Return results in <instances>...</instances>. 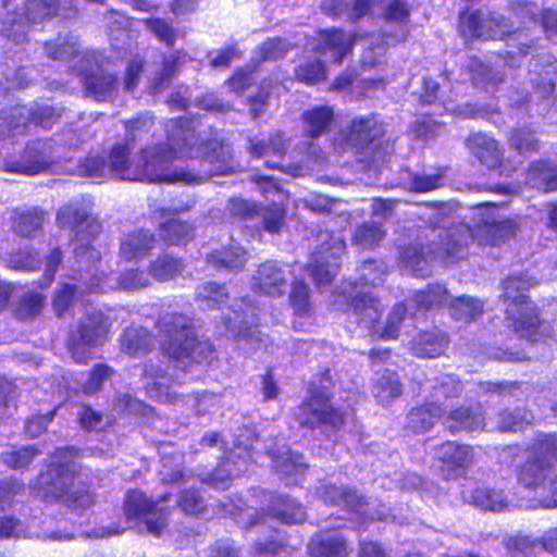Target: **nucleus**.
Masks as SVG:
<instances>
[{
  "label": "nucleus",
  "instance_id": "f257e3e1",
  "mask_svg": "<svg viewBox=\"0 0 557 557\" xmlns=\"http://www.w3.org/2000/svg\"><path fill=\"white\" fill-rule=\"evenodd\" d=\"M168 146H149L134 159L128 144L114 145L107 160L109 174L128 181L201 184L211 175L237 168L220 132L210 131L203 137L189 121L176 119L168 125Z\"/></svg>",
  "mask_w": 557,
  "mask_h": 557
},
{
  "label": "nucleus",
  "instance_id": "f03ea898",
  "mask_svg": "<svg viewBox=\"0 0 557 557\" xmlns=\"http://www.w3.org/2000/svg\"><path fill=\"white\" fill-rule=\"evenodd\" d=\"M162 352L180 364L211 362L215 349L208 339H199L191 320L185 314L165 313L157 321Z\"/></svg>",
  "mask_w": 557,
  "mask_h": 557
},
{
  "label": "nucleus",
  "instance_id": "7ed1b4c3",
  "mask_svg": "<svg viewBox=\"0 0 557 557\" xmlns=\"http://www.w3.org/2000/svg\"><path fill=\"white\" fill-rule=\"evenodd\" d=\"M460 27L462 32L471 37L487 40L496 39L505 35L509 36L508 46L511 48L504 54V62L509 67H518L521 59L534 49L535 42L528 39L519 32L512 34L507 30V25L502 15L474 11L460 15Z\"/></svg>",
  "mask_w": 557,
  "mask_h": 557
},
{
  "label": "nucleus",
  "instance_id": "20e7f679",
  "mask_svg": "<svg viewBox=\"0 0 557 557\" xmlns=\"http://www.w3.org/2000/svg\"><path fill=\"white\" fill-rule=\"evenodd\" d=\"M78 450L73 447L58 449L52 456L46 474L40 476V484L45 486L46 495L67 497L76 508H87L94 503L89 491L73 490L78 481L76 476V462Z\"/></svg>",
  "mask_w": 557,
  "mask_h": 557
},
{
  "label": "nucleus",
  "instance_id": "39448f33",
  "mask_svg": "<svg viewBox=\"0 0 557 557\" xmlns=\"http://www.w3.org/2000/svg\"><path fill=\"white\" fill-rule=\"evenodd\" d=\"M534 285L536 281L523 273L509 276L503 283L508 319L512 321L515 331L521 337L533 336L540 325L536 309L524 294Z\"/></svg>",
  "mask_w": 557,
  "mask_h": 557
},
{
  "label": "nucleus",
  "instance_id": "423d86ee",
  "mask_svg": "<svg viewBox=\"0 0 557 557\" xmlns=\"http://www.w3.org/2000/svg\"><path fill=\"white\" fill-rule=\"evenodd\" d=\"M528 451L527 461L518 469L517 480L521 486L534 491L542 498L547 493L548 482H545L552 461L557 460V435H537Z\"/></svg>",
  "mask_w": 557,
  "mask_h": 557
},
{
  "label": "nucleus",
  "instance_id": "0eeeda50",
  "mask_svg": "<svg viewBox=\"0 0 557 557\" xmlns=\"http://www.w3.org/2000/svg\"><path fill=\"white\" fill-rule=\"evenodd\" d=\"M73 0H27L21 13L13 12L3 20V33L14 41L26 36V26L54 16L71 18L76 14Z\"/></svg>",
  "mask_w": 557,
  "mask_h": 557
},
{
  "label": "nucleus",
  "instance_id": "6e6552de",
  "mask_svg": "<svg viewBox=\"0 0 557 557\" xmlns=\"http://www.w3.org/2000/svg\"><path fill=\"white\" fill-rule=\"evenodd\" d=\"M258 444V438L253 436L252 431L245 429L236 436L233 442V448H230L228 455L224 461L213 471L212 474L202 479V482L212 485L216 490H226L230 486L231 479L239 475L247 470L249 460L259 461V456L255 457L253 444ZM225 453L228 450L227 443L222 441Z\"/></svg>",
  "mask_w": 557,
  "mask_h": 557
},
{
  "label": "nucleus",
  "instance_id": "1a4fd4ad",
  "mask_svg": "<svg viewBox=\"0 0 557 557\" xmlns=\"http://www.w3.org/2000/svg\"><path fill=\"white\" fill-rule=\"evenodd\" d=\"M61 114V110L51 106L7 108L0 112V133L7 137L24 134L29 122L44 128H50Z\"/></svg>",
  "mask_w": 557,
  "mask_h": 557
},
{
  "label": "nucleus",
  "instance_id": "9d476101",
  "mask_svg": "<svg viewBox=\"0 0 557 557\" xmlns=\"http://www.w3.org/2000/svg\"><path fill=\"white\" fill-rule=\"evenodd\" d=\"M318 237L321 245L313 251L308 271L313 282L322 286L330 284L337 274L338 260L345 251L346 244L342 237L329 232H321Z\"/></svg>",
  "mask_w": 557,
  "mask_h": 557
},
{
  "label": "nucleus",
  "instance_id": "9b49d317",
  "mask_svg": "<svg viewBox=\"0 0 557 557\" xmlns=\"http://www.w3.org/2000/svg\"><path fill=\"white\" fill-rule=\"evenodd\" d=\"M123 512L128 525L139 531L146 530L158 536L165 527L166 513L163 508H159L139 491L126 494Z\"/></svg>",
  "mask_w": 557,
  "mask_h": 557
},
{
  "label": "nucleus",
  "instance_id": "f8f14e48",
  "mask_svg": "<svg viewBox=\"0 0 557 557\" xmlns=\"http://www.w3.org/2000/svg\"><path fill=\"white\" fill-rule=\"evenodd\" d=\"M472 222L475 239L479 244L497 245L516 234L517 224L513 220H500L497 207L482 203L472 209Z\"/></svg>",
  "mask_w": 557,
  "mask_h": 557
},
{
  "label": "nucleus",
  "instance_id": "ddd939ff",
  "mask_svg": "<svg viewBox=\"0 0 557 557\" xmlns=\"http://www.w3.org/2000/svg\"><path fill=\"white\" fill-rule=\"evenodd\" d=\"M295 417L300 425L310 429L320 425L336 429L344 422V413L332 406L329 395L320 387L310 392L308 399L298 407Z\"/></svg>",
  "mask_w": 557,
  "mask_h": 557
},
{
  "label": "nucleus",
  "instance_id": "4468645a",
  "mask_svg": "<svg viewBox=\"0 0 557 557\" xmlns=\"http://www.w3.org/2000/svg\"><path fill=\"white\" fill-rule=\"evenodd\" d=\"M383 133V125L377 121L375 114L357 116L334 137L333 145L336 150L341 151H361Z\"/></svg>",
  "mask_w": 557,
  "mask_h": 557
},
{
  "label": "nucleus",
  "instance_id": "2eb2a0df",
  "mask_svg": "<svg viewBox=\"0 0 557 557\" xmlns=\"http://www.w3.org/2000/svg\"><path fill=\"white\" fill-rule=\"evenodd\" d=\"M109 327V320L101 312L88 314L72 337L70 349L73 359L78 363L86 362L90 356L89 349L106 342Z\"/></svg>",
  "mask_w": 557,
  "mask_h": 557
},
{
  "label": "nucleus",
  "instance_id": "dca6fc26",
  "mask_svg": "<svg viewBox=\"0 0 557 557\" xmlns=\"http://www.w3.org/2000/svg\"><path fill=\"white\" fill-rule=\"evenodd\" d=\"M55 149L52 140H36L29 144L24 154L17 161H4V169L8 172L34 175L49 170L54 162Z\"/></svg>",
  "mask_w": 557,
  "mask_h": 557
},
{
  "label": "nucleus",
  "instance_id": "f3484780",
  "mask_svg": "<svg viewBox=\"0 0 557 557\" xmlns=\"http://www.w3.org/2000/svg\"><path fill=\"white\" fill-rule=\"evenodd\" d=\"M476 240L474 227L467 224H458L447 228L441 235V243L434 248V259L445 264L454 263L467 253L470 243Z\"/></svg>",
  "mask_w": 557,
  "mask_h": 557
},
{
  "label": "nucleus",
  "instance_id": "a211bd4d",
  "mask_svg": "<svg viewBox=\"0 0 557 557\" xmlns=\"http://www.w3.org/2000/svg\"><path fill=\"white\" fill-rule=\"evenodd\" d=\"M234 318H228L227 329L245 342L249 343L255 349H258L264 343V335L257 327V308L247 299H240L234 305Z\"/></svg>",
  "mask_w": 557,
  "mask_h": 557
},
{
  "label": "nucleus",
  "instance_id": "6ab92c4d",
  "mask_svg": "<svg viewBox=\"0 0 557 557\" xmlns=\"http://www.w3.org/2000/svg\"><path fill=\"white\" fill-rule=\"evenodd\" d=\"M529 81L540 98L550 97L557 83V61L550 53L534 55L529 63Z\"/></svg>",
  "mask_w": 557,
  "mask_h": 557
},
{
  "label": "nucleus",
  "instance_id": "aec40b11",
  "mask_svg": "<svg viewBox=\"0 0 557 557\" xmlns=\"http://www.w3.org/2000/svg\"><path fill=\"white\" fill-rule=\"evenodd\" d=\"M58 224L73 231H83L85 225L89 236L100 232V224L90 214V203L85 199L72 200L63 206L57 215Z\"/></svg>",
  "mask_w": 557,
  "mask_h": 557
},
{
  "label": "nucleus",
  "instance_id": "412c9836",
  "mask_svg": "<svg viewBox=\"0 0 557 557\" xmlns=\"http://www.w3.org/2000/svg\"><path fill=\"white\" fill-rule=\"evenodd\" d=\"M286 286V274L275 261L260 264L252 275V289L256 293L280 296L285 292Z\"/></svg>",
  "mask_w": 557,
  "mask_h": 557
},
{
  "label": "nucleus",
  "instance_id": "4be33fe9",
  "mask_svg": "<svg viewBox=\"0 0 557 557\" xmlns=\"http://www.w3.org/2000/svg\"><path fill=\"white\" fill-rule=\"evenodd\" d=\"M358 40L359 35L337 28L320 32L321 52L330 53L333 63L336 64H341L347 55L351 54Z\"/></svg>",
  "mask_w": 557,
  "mask_h": 557
},
{
  "label": "nucleus",
  "instance_id": "5701e85b",
  "mask_svg": "<svg viewBox=\"0 0 557 557\" xmlns=\"http://www.w3.org/2000/svg\"><path fill=\"white\" fill-rule=\"evenodd\" d=\"M437 459L443 463V471L449 479L458 476L471 462L472 449L467 445L446 442L436 450Z\"/></svg>",
  "mask_w": 557,
  "mask_h": 557
},
{
  "label": "nucleus",
  "instance_id": "b1692460",
  "mask_svg": "<svg viewBox=\"0 0 557 557\" xmlns=\"http://www.w3.org/2000/svg\"><path fill=\"white\" fill-rule=\"evenodd\" d=\"M264 502L268 504L269 515L282 523H299L306 518L304 508L289 496L265 493Z\"/></svg>",
  "mask_w": 557,
  "mask_h": 557
},
{
  "label": "nucleus",
  "instance_id": "393cba45",
  "mask_svg": "<svg viewBox=\"0 0 557 557\" xmlns=\"http://www.w3.org/2000/svg\"><path fill=\"white\" fill-rule=\"evenodd\" d=\"M274 470L287 481V484H296L297 475H301L307 465L302 456L294 454L289 448L282 446L277 450H267Z\"/></svg>",
  "mask_w": 557,
  "mask_h": 557
},
{
  "label": "nucleus",
  "instance_id": "a878e982",
  "mask_svg": "<svg viewBox=\"0 0 557 557\" xmlns=\"http://www.w3.org/2000/svg\"><path fill=\"white\" fill-rule=\"evenodd\" d=\"M466 145L471 153L488 169H496L500 165L503 151L494 138L476 133L467 138Z\"/></svg>",
  "mask_w": 557,
  "mask_h": 557
},
{
  "label": "nucleus",
  "instance_id": "bb28decb",
  "mask_svg": "<svg viewBox=\"0 0 557 557\" xmlns=\"http://www.w3.org/2000/svg\"><path fill=\"white\" fill-rule=\"evenodd\" d=\"M310 557H346L345 539L337 530L318 533L308 546Z\"/></svg>",
  "mask_w": 557,
  "mask_h": 557
},
{
  "label": "nucleus",
  "instance_id": "cd10ccee",
  "mask_svg": "<svg viewBox=\"0 0 557 557\" xmlns=\"http://www.w3.org/2000/svg\"><path fill=\"white\" fill-rule=\"evenodd\" d=\"M433 251L434 248H430L425 252L421 244H411L399 251V265L411 275L426 276L430 272V259L434 258Z\"/></svg>",
  "mask_w": 557,
  "mask_h": 557
},
{
  "label": "nucleus",
  "instance_id": "c85d7f7f",
  "mask_svg": "<svg viewBox=\"0 0 557 557\" xmlns=\"http://www.w3.org/2000/svg\"><path fill=\"white\" fill-rule=\"evenodd\" d=\"M334 120V109L331 106H315L301 114L304 133L311 138H318L330 131Z\"/></svg>",
  "mask_w": 557,
  "mask_h": 557
},
{
  "label": "nucleus",
  "instance_id": "c756f323",
  "mask_svg": "<svg viewBox=\"0 0 557 557\" xmlns=\"http://www.w3.org/2000/svg\"><path fill=\"white\" fill-rule=\"evenodd\" d=\"M462 498L483 510L502 511L508 507L507 496L503 491L485 486L463 491Z\"/></svg>",
  "mask_w": 557,
  "mask_h": 557
},
{
  "label": "nucleus",
  "instance_id": "7c9ffc66",
  "mask_svg": "<svg viewBox=\"0 0 557 557\" xmlns=\"http://www.w3.org/2000/svg\"><path fill=\"white\" fill-rule=\"evenodd\" d=\"M154 245L153 234L147 231H137L126 235L121 242V257L127 261L146 257Z\"/></svg>",
  "mask_w": 557,
  "mask_h": 557
},
{
  "label": "nucleus",
  "instance_id": "2f4dec72",
  "mask_svg": "<svg viewBox=\"0 0 557 557\" xmlns=\"http://www.w3.org/2000/svg\"><path fill=\"white\" fill-rule=\"evenodd\" d=\"M349 312L358 323L364 324L366 327H373L381 315L382 305L370 294H360L351 299Z\"/></svg>",
  "mask_w": 557,
  "mask_h": 557
},
{
  "label": "nucleus",
  "instance_id": "473e14b6",
  "mask_svg": "<svg viewBox=\"0 0 557 557\" xmlns=\"http://www.w3.org/2000/svg\"><path fill=\"white\" fill-rule=\"evenodd\" d=\"M527 184L546 193L557 190V165L545 161L532 162L528 169Z\"/></svg>",
  "mask_w": 557,
  "mask_h": 557
},
{
  "label": "nucleus",
  "instance_id": "72a5a7b5",
  "mask_svg": "<svg viewBox=\"0 0 557 557\" xmlns=\"http://www.w3.org/2000/svg\"><path fill=\"white\" fill-rule=\"evenodd\" d=\"M448 341L444 333L440 331L422 332L412 343V352L422 358H435L442 355Z\"/></svg>",
  "mask_w": 557,
  "mask_h": 557
},
{
  "label": "nucleus",
  "instance_id": "f704fd0d",
  "mask_svg": "<svg viewBox=\"0 0 557 557\" xmlns=\"http://www.w3.org/2000/svg\"><path fill=\"white\" fill-rule=\"evenodd\" d=\"M78 37L71 34H59L55 38L45 42V52L48 58L67 61L79 53Z\"/></svg>",
  "mask_w": 557,
  "mask_h": 557
},
{
  "label": "nucleus",
  "instance_id": "c9c22d12",
  "mask_svg": "<svg viewBox=\"0 0 557 557\" xmlns=\"http://www.w3.org/2000/svg\"><path fill=\"white\" fill-rule=\"evenodd\" d=\"M318 493L325 503L343 505L359 513H364V511H362V497L355 491H350L342 486L323 485L319 488Z\"/></svg>",
  "mask_w": 557,
  "mask_h": 557
},
{
  "label": "nucleus",
  "instance_id": "e433bc0d",
  "mask_svg": "<svg viewBox=\"0 0 557 557\" xmlns=\"http://www.w3.org/2000/svg\"><path fill=\"white\" fill-rule=\"evenodd\" d=\"M86 91L97 100L110 98L116 89V78L102 70L87 74L84 78Z\"/></svg>",
  "mask_w": 557,
  "mask_h": 557
},
{
  "label": "nucleus",
  "instance_id": "4c0bfd02",
  "mask_svg": "<svg viewBox=\"0 0 557 557\" xmlns=\"http://www.w3.org/2000/svg\"><path fill=\"white\" fill-rule=\"evenodd\" d=\"M363 42V52L360 63L363 69H372L383 62L389 40L381 35H369L359 37Z\"/></svg>",
  "mask_w": 557,
  "mask_h": 557
},
{
  "label": "nucleus",
  "instance_id": "58836bf2",
  "mask_svg": "<svg viewBox=\"0 0 557 557\" xmlns=\"http://www.w3.org/2000/svg\"><path fill=\"white\" fill-rule=\"evenodd\" d=\"M46 214L37 208L15 210L13 215L14 231L22 236H34L44 225Z\"/></svg>",
  "mask_w": 557,
  "mask_h": 557
},
{
  "label": "nucleus",
  "instance_id": "ea45409f",
  "mask_svg": "<svg viewBox=\"0 0 557 557\" xmlns=\"http://www.w3.org/2000/svg\"><path fill=\"white\" fill-rule=\"evenodd\" d=\"M184 270V262L169 255L160 256L149 264V275L159 282L174 280Z\"/></svg>",
  "mask_w": 557,
  "mask_h": 557
},
{
  "label": "nucleus",
  "instance_id": "a19ab883",
  "mask_svg": "<svg viewBox=\"0 0 557 557\" xmlns=\"http://www.w3.org/2000/svg\"><path fill=\"white\" fill-rule=\"evenodd\" d=\"M121 346L128 355L147 352L153 346L152 335L145 327H129L122 335Z\"/></svg>",
  "mask_w": 557,
  "mask_h": 557
},
{
  "label": "nucleus",
  "instance_id": "79ce46f5",
  "mask_svg": "<svg viewBox=\"0 0 557 557\" xmlns=\"http://www.w3.org/2000/svg\"><path fill=\"white\" fill-rule=\"evenodd\" d=\"M228 299V293L223 285L206 282L197 286L195 300L201 309L220 308Z\"/></svg>",
  "mask_w": 557,
  "mask_h": 557
},
{
  "label": "nucleus",
  "instance_id": "37998d69",
  "mask_svg": "<svg viewBox=\"0 0 557 557\" xmlns=\"http://www.w3.org/2000/svg\"><path fill=\"white\" fill-rule=\"evenodd\" d=\"M474 86L483 89L495 88L503 82V75L494 72L476 58H470L466 65Z\"/></svg>",
  "mask_w": 557,
  "mask_h": 557
},
{
  "label": "nucleus",
  "instance_id": "c03bdc74",
  "mask_svg": "<svg viewBox=\"0 0 557 557\" xmlns=\"http://www.w3.org/2000/svg\"><path fill=\"white\" fill-rule=\"evenodd\" d=\"M386 233L381 222L368 221L358 225L352 234V244L363 249H371L380 245Z\"/></svg>",
  "mask_w": 557,
  "mask_h": 557
},
{
  "label": "nucleus",
  "instance_id": "a18cd8bd",
  "mask_svg": "<svg viewBox=\"0 0 557 557\" xmlns=\"http://www.w3.org/2000/svg\"><path fill=\"white\" fill-rule=\"evenodd\" d=\"M483 416L480 408L471 411L468 408H459L450 411L446 417L447 426L453 431H474L483 426Z\"/></svg>",
  "mask_w": 557,
  "mask_h": 557
},
{
  "label": "nucleus",
  "instance_id": "49530a36",
  "mask_svg": "<svg viewBox=\"0 0 557 557\" xmlns=\"http://www.w3.org/2000/svg\"><path fill=\"white\" fill-rule=\"evenodd\" d=\"M484 304L470 296H461L451 300L449 305L450 315L457 321L471 322L483 312Z\"/></svg>",
  "mask_w": 557,
  "mask_h": 557
},
{
  "label": "nucleus",
  "instance_id": "de8ad7c7",
  "mask_svg": "<svg viewBox=\"0 0 557 557\" xmlns=\"http://www.w3.org/2000/svg\"><path fill=\"white\" fill-rule=\"evenodd\" d=\"M441 413L442 409L434 404L414 408L407 417L408 426L414 432L428 431L433 426Z\"/></svg>",
  "mask_w": 557,
  "mask_h": 557
},
{
  "label": "nucleus",
  "instance_id": "09e8293b",
  "mask_svg": "<svg viewBox=\"0 0 557 557\" xmlns=\"http://www.w3.org/2000/svg\"><path fill=\"white\" fill-rule=\"evenodd\" d=\"M448 300V292L441 284L429 285L425 289L414 293L411 301L416 304L419 309L431 310L435 309Z\"/></svg>",
  "mask_w": 557,
  "mask_h": 557
},
{
  "label": "nucleus",
  "instance_id": "8fccbe9b",
  "mask_svg": "<svg viewBox=\"0 0 557 557\" xmlns=\"http://www.w3.org/2000/svg\"><path fill=\"white\" fill-rule=\"evenodd\" d=\"M160 237L171 245H180L190 240L194 227L187 222L170 220L160 226Z\"/></svg>",
  "mask_w": 557,
  "mask_h": 557
},
{
  "label": "nucleus",
  "instance_id": "3c124183",
  "mask_svg": "<svg viewBox=\"0 0 557 557\" xmlns=\"http://www.w3.org/2000/svg\"><path fill=\"white\" fill-rule=\"evenodd\" d=\"M248 257L247 251L240 246L231 245L226 249L215 251L211 260L215 267L237 270L244 267Z\"/></svg>",
  "mask_w": 557,
  "mask_h": 557
},
{
  "label": "nucleus",
  "instance_id": "603ef678",
  "mask_svg": "<svg viewBox=\"0 0 557 557\" xmlns=\"http://www.w3.org/2000/svg\"><path fill=\"white\" fill-rule=\"evenodd\" d=\"M294 48L283 38H269L257 47L256 54L260 61H276L283 59Z\"/></svg>",
  "mask_w": 557,
  "mask_h": 557
},
{
  "label": "nucleus",
  "instance_id": "864d4df0",
  "mask_svg": "<svg viewBox=\"0 0 557 557\" xmlns=\"http://www.w3.org/2000/svg\"><path fill=\"white\" fill-rule=\"evenodd\" d=\"M294 74L297 81L307 85H314L325 79L326 66L319 59L308 60L299 64Z\"/></svg>",
  "mask_w": 557,
  "mask_h": 557
},
{
  "label": "nucleus",
  "instance_id": "5fc2aeb1",
  "mask_svg": "<svg viewBox=\"0 0 557 557\" xmlns=\"http://www.w3.org/2000/svg\"><path fill=\"white\" fill-rule=\"evenodd\" d=\"M509 146L519 153L535 152L539 150L540 141L535 137L534 131L530 127L513 129L508 137Z\"/></svg>",
  "mask_w": 557,
  "mask_h": 557
},
{
  "label": "nucleus",
  "instance_id": "6e6d98bb",
  "mask_svg": "<svg viewBox=\"0 0 557 557\" xmlns=\"http://www.w3.org/2000/svg\"><path fill=\"white\" fill-rule=\"evenodd\" d=\"M74 260L77 272H90L100 261V252L89 244H79L74 248Z\"/></svg>",
  "mask_w": 557,
  "mask_h": 557
},
{
  "label": "nucleus",
  "instance_id": "4d7b16f0",
  "mask_svg": "<svg viewBox=\"0 0 557 557\" xmlns=\"http://www.w3.org/2000/svg\"><path fill=\"white\" fill-rule=\"evenodd\" d=\"M144 24L153 36L170 47L175 44L180 34L177 29L162 18H147L144 20Z\"/></svg>",
  "mask_w": 557,
  "mask_h": 557
},
{
  "label": "nucleus",
  "instance_id": "13d9d810",
  "mask_svg": "<svg viewBox=\"0 0 557 557\" xmlns=\"http://www.w3.org/2000/svg\"><path fill=\"white\" fill-rule=\"evenodd\" d=\"M149 275L143 270L131 269L122 272L117 277V288L125 292H136L150 285Z\"/></svg>",
  "mask_w": 557,
  "mask_h": 557
},
{
  "label": "nucleus",
  "instance_id": "bf43d9fd",
  "mask_svg": "<svg viewBox=\"0 0 557 557\" xmlns=\"http://www.w3.org/2000/svg\"><path fill=\"white\" fill-rule=\"evenodd\" d=\"M444 185V171L438 170L433 174H412L410 176V189L416 193H428Z\"/></svg>",
  "mask_w": 557,
  "mask_h": 557
},
{
  "label": "nucleus",
  "instance_id": "052dcab7",
  "mask_svg": "<svg viewBox=\"0 0 557 557\" xmlns=\"http://www.w3.org/2000/svg\"><path fill=\"white\" fill-rule=\"evenodd\" d=\"M510 10L512 14L521 21L529 20L536 24L541 22L542 12L544 10L540 8L535 2L527 0H516L510 3Z\"/></svg>",
  "mask_w": 557,
  "mask_h": 557
},
{
  "label": "nucleus",
  "instance_id": "680f3d73",
  "mask_svg": "<svg viewBox=\"0 0 557 557\" xmlns=\"http://www.w3.org/2000/svg\"><path fill=\"white\" fill-rule=\"evenodd\" d=\"M386 274V265L383 261L368 260L360 269V278L364 284L377 285L383 282Z\"/></svg>",
  "mask_w": 557,
  "mask_h": 557
},
{
  "label": "nucleus",
  "instance_id": "e2e57ef3",
  "mask_svg": "<svg viewBox=\"0 0 557 557\" xmlns=\"http://www.w3.org/2000/svg\"><path fill=\"white\" fill-rule=\"evenodd\" d=\"M286 211L278 205H273L263 210V227L269 233H278L285 223Z\"/></svg>",
  "mask_w": 557,
  "mask_h": 557
},
{
  "label": "nucleus",
  "instance_id": "0e129e2a",
  "mask_svg": "<svg viewBox=\"0 0 557 557\" xmlns=\"http://www.w3.org/2000/svg\"><path fill=\"white\" fill-rule=\"evenodd\" d=\"M406 312L407 309L403 304H398L393 308V310L388 314L385 326L381 332V337L383 339H394L397 337L399 326L406 315Z\"/></svg>",
  "mask_w": 557,
  "mask_h": 557
},
{
  "label": "nucleus",
  "instance_id": "69168bd1",
  "mask_svg": "<svg viewBox=\"0 0 557 557\" xmlns=\"http://www.w3.org/2000/svg\"><path fill=\"white\" fill-rule=\"evenodd\" d=\"M290 305L297 313H305L309 308V288L302 281L295 282L289 295Z\"/></svg>",
  "mask_w": 557,
  "mask_h": 557
},
{
  "label": "nucleus",
  "instance_id": "338daca9",
  "mask_svg": "<svg viewBox=\"0 0 557 557\" xmlns=\"http://www.w3.org/2000/svg\"><path fill=\"white\" fill-rule=\"evenodd\" d=\"M153 124V116L149 113L139 114L137 117L127 121L125 123L126 127V139L134 141L137 136L141 133L148 132Z\"/></svg>",
  "mask_w": 557,
  "mask_h": 557
},
{
  "label": "nucleus",
  "instance_id": "774afa93",
  "mask_svg": "<svg viewBox=\"0 0 557 557\" xmlns=\"http://www.w3.org/2000/svg\"><path fill=\"white\" fill-rule=\"evenodd\" d=\"M36 456L33 447H23L17 450L8 451L3 455L4 462L14 469L27 466Z\"/></svg>",
  "mask_w": 557,
  "mask_h": 557
}]
</instances>
